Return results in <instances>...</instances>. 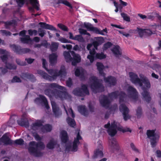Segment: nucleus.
Masks as SVG:
<instances>
[{
	"label": "nucleus",
	"instance_id": "34",
	"mask_svg": "<svg viewBox=\"0 0 161 161\" xmlns=\"http://www.w3.org/2000/svg\"><path fill=\"white\" fill-rule=\"evenodd\" d=\"M136 116L137 118L140 119L141 118L143 115L142 108L138 107L136 110Z\"/></svg>",
	"mask_w": 161,
	"mask_h": 161
},
{
	"label": "nucleus",
	"instance_id": "44",
	"mask_svg": "<svg viewBox=\"0 0 161 161\" xmlns=\"http://www.w3.org/2000/svg\"><path fill=\"white\" fill-rule=\"evenodd\" d=\"M58 26L60 29L63 31H68V29L67 27L62 24H58Z\"/></svg>",
	"mask_w": 161,
	"mask_h": 161
},
{
	"label": "nucleus",
	"instance_id": "29",
	"mask_svg": "<svg viewBox=\"0 0 161 161\" xmlns=\"http://www.w3.org/2000/svg\"><path fill=\"white\" fill-rule=\"evenodd\" d=\"M78 111L82 115L86 116L88 114V111L84 106H79L78 107Z\"/></svg>",
	"mask_w": 161,
	"mask_h": 161
},
{
	"label": "nucleus",
	"instance_id": "14",
	"mask_svg": "<svg viewBox=\"0 0 161 161\" xmlns=\"http://www.w3.org/2000/svg\"><path fill=\"white\" fill-rule=\"evenodd\" d=\"M73 93L78 96H85L89 94V91L87 88V86L85 85H83L81 86V88L75 89L73 92Z\"/></svg>",
	"mask_w": 161,
	"mask_h": 161
},
{
	"label": "nucleus",
	"instance_id": "5",
	"mask_svg": "<svg viewBox=\"0 0 161 161\" xmlns=\"http://www.w3.org/2000/svg\"><path fill=\"white\" fill-rule=\"evenodd\" d=\"M99 44V43L98 41H94L92 44H89L87 46V49L90 50V54L87 56V58L89 59L91 63L93 62L95 58L103 59L106 57V55L103 53H96L95 49H97V46Z\"/></svg>",
	"mask_w": 161,
	"mask_h": 161
},
{
	"label": "nucleus",
	"instance_id": "7",
	"mask_svg": "<svg viewBox=\"0 0 161 161\" xmlns=\"http://www.w3.org/2000/svg\"><path fill=\"white\" fill-rule=\"evenodd\" d=\"M45 147L44 144L41 142H31L30 143L28 150L31 155L39 157L42 155L41 150L44 149Z\"/></svg>",
	"mask_w": 161,
	"mask_h": 161
},
{
	"label": "nucleus",
	"instance_id": "13",
	"mask_svg": "<svg viewBox=\"0 0 161 161\" xmlns=\"http://www.w3.org/2000/svg\"><path fill=\"white\" fill-rule=\"evenodd\" d=\"M75 137L73 145L71 146V152H76L78 149V146L80 143L79 141L82 139L80 134V130L77 129L75 131Z\"/></svg>",
	"mask_w": 161,
	"mask_h": 161
},
{
	"label": "nucleus",
	"instance_id": "16",
	"mask_svg": "<svg viewBox=\"0 0 161 161\" xmlns=\"http://www.w3.org/2000/svg\"><path fill=\"white\" fill-rule=\"evenodd\" d=\"M62 47L64 48H66L69 50L68 51H64L63 54L66 62H70V45H63Z\"/></svg>",
	"mask_w": 161,
	"mask_h": 161
},
{
	"label": "nucleus",
	"instance_id": "41",
	"mask_svg": "<svg viewBox=\"0 0 161 161\" xmlns=\"http://www.w3.org/2000/svg\"><path fill=\"white\" fill-rule=\"evenodd\" d=\"M37 31L39 36L41 37H43L46 33V31L41 28H39Z\"/></svg>",
	"mask_w": 161,
	"mask_h": 161
},
{
	"label": "nucleus",
	"instance_id": "62",
	"mask_svg": "<svg viewBox=\"0 0 161 161\" xmlns=\"http://www.w3.org/2000/svg\"><path fill=\"white\" fill-rule=\"evenodd\" d=\"M156 154L157 157L158 158H161V151L159 150H157L156 152Z\"/></svg>",
	"mask_w": 161,
	"mask_h": 161
},
{
	"label": "nucleus",
	"instance_id": "45",
	"mask_svg": "<svg viewBox=\"0 0 161 161\" xmlns=\"http://www.w3.org/2000/svg\"><path fill=\"white\" fill-rule=\"evenodd\" d=\"M112 45V44L109 42H107L105 43L103 46V50H105L110 48V47Z\"/></svg>",
	"mask_w": 161,
	"mask_h": 161
},
{
	"label": "nucleus",
	"instance_id": "51",
	"mask_svg": "<svg viewBox=\"0 0 161 161\" xmlns=\"http://www.w3.org/2000/svg\"><path fill=\"white\" fill-rule=\"evenodd\" d=\"M16 62L17 64L19 65L24 66L25 65V62L21 61L19 59H16Z\"/></svg>",
	"mask_w": 161,
	"mask_h": 161
},
{
	"label": "nucleus",
	"instance_id": "48",
	"mask_svg": "<svg viewBox=\"0 0 161 161\" xmlns=\"http://www.w3.org/2000/svg\"><path fill=\"white\" fill-rule=\"evenodd\" d=\"M130 146L132 149L136 153H140V151L137 148L134 144L131 143L130 144Z\"/></svg>",
	"mask_w": 161,
	"mask_h": 161
},
{
	"label": "nucleus",
	"instance_id": "30",
	"mask_svg": "<svg viewBox=\"0 0 161 161\" xmlns=\"http://www.w3.org/2000/svg\"><path fill=\"white\" fill-rule=\"evenodd\" d=\"M60 137L62 142L64 143H66L68 139L67 132L64 130L61 132Z\"/></svg>",
	"mask_w": 161,
	"mask_h": 161
},
{
	"label": "nucleus",
	"instance_id": "26",
	"mask_svg": "<svg viewBox=\"0 0 161 161\" xmlns=\"http://www.w3.org/2000/svg\"><path fill=\"white\" fill-rule=\"evenodd\" d=\"M17 123L18 124L22 126H24L25 127H28L29 124L27 119L23 115L22 116L21 120H18Z\"/></svg>",
	"mask_w": 161,
	"mask_h": 161
},
{
	"label": "nucleus",
	"instance_id": "11",
	"mask_svg": "<svg viewBox=\"0 0 161 161\" xmlns=\"http://www.w3.org/2000/svg\"><path fill=\"white\" fill-rule=\"evenodd\" d=\"M43 122L41 120H37L32 125V129L35 130L40 129L42 132L45 133L50 131L52 129V126L48 124L42 125Z\"/></svg>",
	"mask_w": 161,
	"mask_h": 161
},
{
	"label": "nucleus",
	"instance_id": "55",
	"mask_svg": "<svg viewBox=\"0 0 161 161\" xmlns=\"http://www.w3.org/2000/svg\"><path fill=\"white\" fill-rule=\"evenodd\" d=\"M12 82H21V80L19 78L15 76L12 80Z\"/></svg>",
	"mask_w": 161,
	"mask_h": 161
},
{
	"label": "nucleus",
	"instance_id": "46",
	"mask_svg": "<svg viewBox=\"0 0 161 161\" xmlns=\"http://www.w3.org/2000/svg\"><path fill=\"white\" fill-rule=\"evenodd\" d=\"M18 5L19 7H22L25 3L26 0H16Z\"/></svg>",
	"mask_w": 161,
	"mask_h": 161
},
{
	"label": "nucleus",
	"instance_id": "39",
	"mask_svg": "<svg viewBox=\"0 0 161 161\" xmlns=\"http://www.w3.org/2000/svg\"><path fill=\"white\" fill-rule=\"evenodd\" d=\"M136 31L137 32L141 37H142L143 36L145 35L144 29H143L137 27L136 30Z\"/></svg>",
	"mask_w": 161,
	"mask_h": 161
},
{
	"label": "nucleus",
	"instance_id": "23",
	"mask_svg": "<svg viewBox=\"0 0 161 161\" xmlns=\"http://www.w3.org/2000/svg\"><path fill=\"white\" fill-rule=\"evenodd\" d=\"M100 149H97L94 152L92 158L95 159L98 158H102L103 156V154L102 151V145L100 146Z\"/></svg>",
	"mask_w": 161,
	"mask_h": 161
},
{
	"label": "nucleus",
	"instance_id": "9",
	"mask_svg": "<svg viewBox=\"0 0 161 161\" xmlns=\"http://www.w3.org/2000/svg\"><path fill=\"white\" fill-rule=\"evenodd\" d=\"M96 65L100 75L104 77L105 82L108 83L110 86L114 85L116 81L115 78L112 76L108 77L107 78L104 77L105 74L103 72V69H104L105 67L103 64L101 63L98 62L97 63Z\"/></svg>",
	"mask_w": 161,
	"mask_h": 161
},
{
	"label": "nucleus",
	"instance_id": "37",
	"mask_svg": "<svg viewBox=\"0 0 161 161\" xmlns=\"http://www.w3.org/2000/svg\"><path fill=\"white\" fill-rule=\"evenodd\" d=\"M57 4L63 3L65 5L69 6V7H70V4L69 3L65 0H55Z\"/></svg>",
	"mask_w": 161,
	"mask_h": 161
},
{
	"label": "nucleus",
	"instance_id": "31",
	"mask_svg": "<svg viewBox=\"0 0 161 161\" xmlns=\"http://www.w3.org/2000/svg\"><path fill=\"white\" fill-rule=\"evenodd\" d=\"M57 55L54 53H53L49 55V61L52 64H55L57 63Z\"/></svg>",
	"mask_w": 161,
	"mask_h": 161
},
{
	"label": "nucleus",
	"instance_id": "63",
	"mask_svg": "<svg viewBox=\"0 0 161 161\" xmlns=\"http://www.w3.org/2000/svg\"><path fill=\"white\" fill-rule=\"evenodd\" d=\"M161 68L160 66L159 65L155 64L154 66V68L157 71H158L159 69Z\"/></svg>",
	"mask_w": 161,
	"mask_h": 161
},
{
	"label": "nucleus",
	"instance_id": "2",
	"mask_svg": "<svg viewBox=\"0 0 161 161\" xmlns=\"http://www.w3.org/2000/svg\"><path fill=\"white\" fill-rule=\"evenodd\" d=\"M129 76L130 80L133 83L141 87L143 91L142 94L144 99L147 102L150 101L151 100V96L147 91V89L150 87V84L148 79L145 77L141 75L140 80L137 75L133 72L130 73Z\"/></svg>",
	"mask_w": 161,
	"mask_h": 161
},
{
	"label": "nucleus",
	"instance_id": "52",
	"mask_svg": "<svg viewBox=\"0 0 161 161\" xmlns=\"http://www.w3.org/2000/svg\"><path fill=\"white\" fill-rule=\"evenodd\" d=\"M0 31L3 35H5L6 36H10L11 34V33L10 32L6 30H1Z\"/></svg>",
	"mask_w": 161,
	"mask_h": 161
},
{
	"label": "nucleus",
	"instance_id": "6",
	"mask_svg": "<svg viewBox=\"0 0 161 161\" xmlns=\"http://www.w3.org/2000/svg\"><path fill=\"white\" fill-rule=\"evenodd\" d=\"M46 86L49 88H57L62 91L55 90L53 92V96L57 98H60L62 100L67 99L69 97L67 92L65 88L62 86H59L56 83H47Z\"/></svg>",
	"mask_w": 161,
	"mask_h": 161
},
{
	"label": "nucleus",
	"instance_id": "61",
	"mask_svg": "<svg viewBox=\"0 0 161 161\" xmlns=\"http://www.w3.org/2000/svg\"><path fill=\"white\" fill-rule=\"evenodd\" d=\"M85 27L89 30H90L91 27H92L91 25L88 23H84V24Z\"/></svg>",
	"mask_w": 161,
	"mask_h": 161
},
{
	"label": "nucleus",
	"instance_id": "18",
	"mask_svg": "<svg viewBox=\"0 0 161 161\" xmlns=\"http://www.w3.org/2000/svg\"><path fill=\"white\" fill-rule=\"evenodd\" d=\"M0 140L1 142L5 145H10L12 143V142L10 139L8 133L4 134L0 139Z\"/></svg>",
	"mask_w": 161,
	"mask_h": 161
},
{
	"label": "nucleus",
	"instance_id": "22",
	"mask_svg": "<svg viewBox=\"0 0 161 161\" xmlns=\"http://www.w3.org/2000/svg\"><path fill=\"white\" fill-rule=\"evenodd\" d=\"M51 105L53 112L55 116L56 117H58V116L61 115V111L57 106L56 103L52 101Z\"/></svg>",
	"mask_w": 161,
	"mask_h": 161
},
{
	"label": "nucleus",
	"instance_id": "53",
	"mask_svg": "<svg viewBox=\"0 0 161 161\" xmlns=\"http://www.w3.org/2000/svg\"><path fill=\"white\" fill-rule=\"evenodd\" d=\"M7 70L6 69L3 67H0V75H4L7 73Z\"/></svg>",
	"mask_w": 161,
	"mask_h": 161
},
{
	"label": "nucleus",
	"instance_id": "27",
	"mask_svg": "<svg viewBox=\"0 0 161 161\" xmlns=\"http://www.w3.org/2000/svg\"><path fill=\"white\" fill-rule=\"evenodd\" d=\"M39 24L41 25V27L42 28L51 30L56 31V29L53 26L48 24H47L45 23L40 22L39 23Z\"/></svg>",
	"mask_w": 161,
	"mask_h": 161
},
{
	"label": "nucleus",
	"instance_id": "17",
	"mask_svg": "<svg viewBox=\"0 0 161 161\" xmlns=\"http://www.w3.org/2000/svg\"><path fill=\"white\" fill-rule=\"evenodd\" d=\"M35 102L37 104H40L43 102L46 108L48 109L49 107L48 105L46 97L42 95L39 96V97H37L35 100Z\"/></svg>",
	"mask_w": 161,
	"mask_h": 161
},
{
	"label": "nucleus",
	"instance_id": "10",
	"mask_svg": "<svg viewBox=\"0 0 161 161\" xmlns=\"http://www.w3.org/2000/svg\"><path fill=\"white\" fill-rule=\"evenodd\" d=\"M99 80L94 76H92L90 79V86L93 92L96 93L100 92L104 90V87L102 85L99 83Z\"/></svg>",
	"mask_w": 161,
	"mask_h": 161
},
{
	"label": "nucleus",
	"instance_id": "38",
	"mask_svg": "<svg viewBox=\"0 0 161 161\" xmlns=\"http://www.w3.org/2000/svg\"><path fill=\"white\" fill-rule=\"evenodd\" d=\"M6 66L7 69H14L16 68V66L15 65L9 63H6Z\"/></svg>",
	"mask_w": 161,
	"mask_h": 161
},
{
	"label": "nucleus",
	"instance_id": "24",
	"mask_svg": "<svg viewBox=\"0 0 161 161\" xmlns=\"http://www.w3.org/2000/svg\"><path fill=\"white\" fill-rule=\"evenodd\" d=\"M75 75L80 78L83 77L86 74V72L81 67L77 68L75 71Z\"/></svg>",
	"mask_w": 161,
	"mask_h": 161
},
{
	"label": "nucleus",
	"instance_id": "3",
	"mask_svg": "<svg viewBox=\"0 0 161 161\" xmlns=\"http://www.w3.org/2000/svg\"><path fill=\"white\" fill-rule=\"evenodd\" d=\"M42 61L43 68H45L48 72V73L51 75V76L49 75L47 73L42 70H38L37 71L38 74L41 75L44 79L52 81L54 80L58 76H59L61 78H63L65 76L66 72L64 66H61L59 71L56 69H51L49 70L46 67V60L44 59H42Z\"/></svg>",
	"mask_w": 161,
	"mask_h": 161
},
{
	"label": "nucleus",
	"instance_id": "28",
	"mask_svg": "<svg viewBox=\"0 0 161 161\" xmlns=\"http://www.w3.org/2000/svg\"><path fill=\"white\" fill-rule=\"evenodd\" d=\"M111 51L116 57H118L121 54L120 48L118 45L114 46Z\"/></svg>",
	"mask_w": 161,
	"mask_h": 161
},
{
	"label": "nucleus",
	"instance_id": "32",
	"mask_svg": "<svg viewBox=\"0 0 161 161\" xmlns=\"http://www.w3.org/2000/svg\"><path fill=\"white\" fill-rule=\"evenodd\" d=\"M57 142L53 139H52L50 140L47 145V147L49 149H53L56 144Z\"/></svg>",
	"mask_w": 161,
	"mask_h": 161
},
{
	"label": "nucleus",
	"instance_id": "4",
	"mask_svg": "<svg viewBox=\"0 0 161 161\" xmlns=\"http://www.w3.org/2000/svg\"><path fill=\"white\" fill-rule=\"evenodd\" d=\"M104 127L108 129L107 132L109 135L111 136H114L116 133L117 130L123 132H131V130L128 128L123 129L119 123L115 121H113L110 124L109 122L104 125Z\"/></svg>",
	"mask_w": 161,
	"mask_h": 161
},
{
	"label": "nucleus",
	"instance_id": "33",
	"mask_svg": "<svg viewBox=\"0 0 161 161\" xmlns=\"http://www.w3.org/2000/svg\"><path fill=\"white\" fill-rule=\"evenodd\" d=\"M156 26H153V28H151V30L148 29H144L145 35L150 36L155 31Z\"/></svg>",
	"mask_w": 161,
	"mask_h": 161
},
{
	"label": "nucleus",
	"instance_id": "25",
	"mask_svg": "<svg viewBox=\"0 0 161 161\" xmlns=\"http://www.w3.org/2000/svg\"><path fill=\"white\" fill-rule=\"evenodd\" d=\"M0 54H3L1 56V58L5 64L7 63V60L8 57L9 55V53L5 50L0 49Z\"/></svg>",
	"mask_w": 161,
	"mask_h": 161
},
{
	"label": "nucleus",
	"instance_id": "59",
	"mask_svg": "<svg viewBox=\"0 0 161 161\" xmlns=\"http://www.w3.org/2000/svg\"><path fill=\"white\" fill-rule=\"evenodd\" d=\"M25 60H26L28 64H31L34 61V59L30 58H26Z\"/></svg>",
	"mask_w": 161,
	"mask_h": 161
},
{
	"label": "nucleus",
	"instance_id": "58",
	"mask_svg": "<svg viewBox=\"0 0 161 161\" xmlns=\"http://www.w3.org/2000/svg\"><path fill=\"white\" fill-rule=\"evenodd\" d=\"M107 33V31L106 29H103V30H100L98 34H100L103 35H105Z\"/></svg>",
	"mask_w": 161,
	"mask_h": 161
},
{
	"label": "nucleus",
	"instance_id": "1",
	"mask_svg": "<svg viewBox=\"0 0 161 161\" xmlns=\"http://www.w3.org/2000/svg\"><path fill=\"white\" fill-rule=\"evenodd\" d=\"M124 90L127 95L123 92H121L118 96L120 104L119 110L123 114L124 119L126 121L130 119V116L128 114L129 109L124 103L129 100L135 101L138 98V95L136 89L129 85H126L124 88Z\"/></svg>",
	"mask_w": 161,
	"mask_h": 161
},
{
	"label": "nucleus",
	"instance_id": "43",
	"mask_svg": "<svg viewBox=\"0 0 161 161\" xmlns=\"http://www.w3.org/2000/svg\"><path fill=\"white\" fill-rule=\"evenodd\" d=\"M28 33L31 36L33 35L36 36L37 35V31L35 30H28Z\"/></svg>",
	"mask_w": 161,
	"mask_h": 161
},
{
	"label": "nucleus",
	"instance_id": "47",
	"mask_svg": "<svg viewBox=\"0 0 161 161\" xmlns=\"http://www.w3.org/2000/svg\"><path fill=\"white\" fill-rule=\"evenodd\" d=\"M24 142V141L21 139H19L14 141V143L18 145H22Z\"/></svg>",
	"mask_w": 161,
	"mask_h": 161
},
{
	"label": "nucleus",
	"instance_id": "40",
	"mask_svg": "<svg viewBox=\"0 0 161 161\" xmlns=\"http://www.w3.org/2000/svg\"><path fill=\"white\" fill-rule=\"evenodd\" d=\"M23 77L25 78L33 79H35V77L33 75L29 73L24 74L23 75Z\"/></svg>",
	"mask_w": 161,
	"mask_h": 161
},
{
	"label": "nucleus",
	"instance_id": "15",
	"mask_svg": "<svg viewBox=\"0 0 161 161\" xmlns=\"http://www.w3.org/2000/svg\"><path fill=\"white\" fill-rule=\"evenodd\" d=\"M11 48L14 52L19 54H22L29 53L31 50L28 48H21L19 46L13 44L10 45Z\"/></svg>",
	"mask_w": 161,
	"mask_h": 161
},
{
	"label": "nucleus",
	"instance_id": "20",
	"mask_svg": "<svg viewBox=\"0 0 161 161\" xmlns=\"http://www.w3.org/2000/svg\"><path fill=\"white\" fill-rule=\"evenodd\" d=\"M110 149L113 152L118 151L119 149V145L115 140L113 139L110 141Z\"/></svg>",
	"mask_w": 161,
	"mask_h": 161
},
{
	"label": "nucleus",
	"instance_id": "57",
	"mask_svg": "<svg viewBox=\"0 0 161 161\" xmlns=\"http://www.w3.org/2000/svg\"><path fill=\"white\" fill-rule=\"evenodd\" d=\"M90 31H92L98 34L100 30L97 28L92 27Z\"/></svg>",
	"mask_w": 161,
	"mask_h": 161
},
{
	"label": "nucleus",
	"instance_id": "64",
	"mask_svg": "<svg viewBox=\"0 0 161 161\" xmlns=\"http://www.w3.org/2000/svg\"><path fill=\"white\" fill-rule=\"evenodd\" d=\"M71 127H75L76 126V123L75 121L73 119H71Z\"/></svg>",
	"mask_w": 161,
	"mask_h": 161
},
{
	"label": "nucleus",
	"instance_id": "8",
	"mask_svg": "<svg viewBox=\"0 0 161 161\" xmlns=\"http://www.w3.org/2000/svg\"><path fill=\"white\" fill-rule=\"evenodd\" d=\"M118 92H116L111 93L108 97L104 96L100 97L99 98L100 104L102 106L108 108L110 105L111 101L118 97Z\"/></svg>",
	"mask_w": 161,
	"mask_h": 161
},
{
	"label": "nucleus",
	"instance_id": "49",
	"mask_svg": "<svg viewBox=\"0 0 161 161\" xmlns=\"http://www.w3.org/2000/svg\"><path fill=\"white\" fill-rule=\"evenodd\" d=\"M32 126V125L31 126ZM33 130L32 129H31V131H32V132L33 134V136L38 141L41 140L42 138L40 136L37 134L35 132H33L31 131V130Z\"/></svg>",
	"mask_w": 161,
	"mask_h": 161
},
{
	"label": "nucleus",
	"instance_id": "54",
	"mask_svg": "<svg viewBox=\"0 0 161 161\" xmlns=\"http://www.w3.org/2000/svg\"><path fill=\"white\" fill-rule=\"evenodd\" d=\"M80 33L81 34H83L84 35H86L88 36H90V34L89 33L87 32L86 30L82 29H79Z\"/></svg>",
	"mask_w": 161,
	"mask_h": 161
},
{
	"label": "nucleus",
	"instance_id": "56",
	"mask_svg": "<svg viewBox=\"0 0 161 161\" xmlns=\"http://www.w3.org/2000/svg\"><path fill=\"white\" fill-rule=\"evenodd\" d=\"M74 39L79 42H82L83 41V39L81 35H77L75 36Z\"/></svg>",
	"mask_w": 161,
	"mask_h": 161
},
{
	"label": "nucleus",
	"instance_id": "36",
	"mask_svg": "<svg viewBox=\"0 0 161 161\" xmlns=\"http://www.w3.org/2000/svg\"><path fill=\"white\" fill-rule=\"evenodd\" d=\"M59 44L58 43L53 42L50 46V49L52 51H55L57 49Z\"/></svg>",
	"mask_w": 161,
	"mask_h": 161
},
{
	"label": "nucleus",
	"instance_id": "12",
	"mask_svg": "<svg viewBox=\"0 0 161 161\" xmlns=\"http://www.w3.org/2000/svg\"><path fill=\"white\" fill-rule=\"evenodd\" d=\"M147 134L148 137L150 139L151 144L153 147H155L159 139V134L155 133L154 130H147Z\"/></svg>",
	"mask_w": 161,
	"mask_h": 161
},
{
	"label": "nucleus",
	"instance_id": "35",
	"mask_svg": "<svg viewBox=\"0 0 161 161\" xmlns=\"http://www.w3.org/2000/svg\"><path fill=\"white\" fill-rule=\"evenodd\" d=\"M20 41L24 43H27L31 41V38L29 35H25L24 37L20 38Z\"/></svg>",
	"mask_w": 161,
	"mask_h": 161
},
{
	"label": "nucleus",
	"instance_id": "60",
	"mask_svg": "<svg viewBox=\"0 0 161 161\" xmlns=\"http://www.w3.org/2000/svg\"><path fill=\"white\" fill-rule=\"evenodd\" d=\"M13 117H12L9 122V126H11L13 124L15 123V121L14 120Z\"/></svg>",
	"mask_w": 161,
	"mask_h": 161
},
{
	"label": "nucleus",
	"instance_id": "19",
	"mask_svg": "<svg viewBox=\"0 0 161 161\" xmlns=\"http://www.w3.org/2000/svg\"><path fill=\"white\" fill-rule=\"evenodd\" d=\"M71 55L73 56L72 58H71L72 64L75 65L76 63L80 61V57L79 54L75 53L73 51H71Z\"/></svg>",
	"mask_w": 161,
	"mask_h": 161
},
{
	"label": "nucleus",
	"instance_id": "21",
	"mask_svg": "<svg viewBox=\"0 0 161 161\" xmlns=\"http://www.w3.org/2000/svg\"><path fill=\"white\" fill-rule=\"evenodd\" d=\"M29 1L33 7L29 8L30 11L33 12L34 10V8L37 11L39 10V4L37 0H29Z\"/></svg>",
	"mask_w": 161,
	"mask_h": 161
},
{
	"label": "nucleus",
	"instance_id": "42",
	"mask_svg": "<svg viewBox=\"0 0 161 161\" xmlns=\"http://www.w3.org/2000/svg\"><path fill=\"white\" fill-rule=\"evenodd\" d=\"M121 15L124 20L128 22L130 21V17L127 15V14L124 13H121Z\"/></svg>",
	"mask_w": 161,
	"mask_h": 161
},
{
	"label": "nucleus",
	"instance_id": "50",
	"mask_svg": "<svg viewBox=\"0 0 161 161\" xmlns=\"http://www.w3.org/2000/svg\"><path fill=\"white\" fill-rule=\"evenodd\" d=\"M58 40L64 43H69L70 42L69 41L62 37H60Z\"/></svg>",
	"mask_w": 161,
	"mask_h": 161
}]
</instances>
